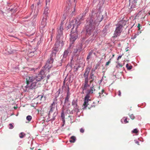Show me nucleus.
I'll use <instances>...</instances> for the list:
<instances>
[{
	"label": "nucleus",
	"instance_id": "nucleus-45",
	"mask_svg": "<svg viewBox=\"0 0 150 150\" xmlns=\"http://www.w3.org/2000/svg\"><path fill=\"white\" fill-rule=\"evenodd\" d=\"M148 14L150 15V11L148 12Z\"/></svg>",
	"mask_w": 150,
	"mask_h": 150
},
{
	"label": "nucleus",
	"instance_id": "nucleus-16",
	"mask_svg": "<svg viewBox=\"0 0 150 150\" xmlns=\"http://www.w3.org/2000/svg\"><path fill=\"white\" fill-rule=\"evenodd\" d=\"M70 47H69L67 49V50L65 51L64 52V54L63 55L64 57H66L68 55V53H69V52H71V51L69 50Z\"/></svg>",
	"mask_w": 150,
	"mask_h": 150
},
{
	"label": "nucleus",
	"instance_id": "nucleus-25",
	"mask_svg": "<svg viewBox=\"0 0 150 150\" xmlns=\"http://www.w3.org/2000/svg\"><path fill=\"white\" fill-rule=\"evenodd\" d=\"M129 117L132 120H134L135 118L134 116L132 114L129 115Z\"/></svg>",
	"mask_w": 150,
	"mask_h": 150
},
{
	"label": "nucleus",
	"instance_id": "nucleus-21",
	"mask_svg": "<svg viewBox=\"0 0 150 150\" xmlns=\"http://www.w3.org/2000/svg\"><path fill=\"white\" fill-rule=\"evenodd\" d=\"M138 130L137 129V128L134 129V130L132 131V132L133 133L137 134V133H138Z\"/></svg>",
	"mask_w": 150,
	"mask_h": 150
},
{
	"label": "nucleus",
	"instance_id": "nucleus-23",
	"mask_svg": "<svg viewBox=\"0 0 150 150\" xmlns=\"http://www.w3.org/2000/svg\"><path fill=\"white\" fill-rule=\"evenodd\" d=\"M32 119V117L30 115H28L26 117V119L29 121H30Z\"/></svg>",
	"mask_w": 150,
	"mask_h": 150
},
{
	"label": "nucleus",
	"instance_id": "nucleus-42",
	"mask_svg": "<svg viewBox=\"0 0 150 150\" xmlns=\"http://www.w3.org/2000/svg\"><path fill=\"white\" fill-rule=\"evenodd\" d=\"M34 7V4H32V6H31V7L32 8H33Z\"/></svg>",
	"mask_w": 150,
	"mask_h": 150
},
{
	"label": "nucleus",
	"instance_id": "nucleus-39",
	"mask_svg": "<svg viewBox=\"0 0 150 150\" xmlns=\"http://www.w3.org/2000/svg\"><path fill=\"white\" fill-rule=\"evenodd\" d=\"M38 0L39 1V2H38V5H39L40 3L42 2V0Z\"/></svg>",
	"mask_w": 150,
	"mask_h": 150
},
{
	"label": "nucleus",
	"instance_id": "nucleus-24",
	"mask_svg": "<svg viewBox=\"0 0 150 150\" xmlns=\"http://www.w3.org/2000/svg\"><path fill=\"white\" fill-rule=\"evenodd\" d=\"M92 53L91 52H90L88 54V55L87 57V60H88L91 58V56L92 55Z\"/></svg>",
	"mask_w": 150,
	"mask_h": 150
},
{
	"label": "nucleus",
	"instance_id": "nucleus-31",
	"mask_svg": "<svg viewBox=\"0 0 150 150\" xmlns=\"http://www.w3.org/2000/svg\"><path fill=\"white\" fill-rule=\"evenodd\" d=\"M80 132L81 133H83L84 132V130L83 128H81L80 130Z\"/></svg>",
	"mask_w": 150,
	"mask_h": 150
},
{
	"label": "nucleus",
	"instance_id": "nucleus-50",
	"mask_svg": "<svg viewBox=\"0 0 150 150\" xmlns=\"http://www.w3.org/2000/svg\"><path fill=\"white\" fill-rule=\"evenodd\" d=\"M144 18V17H142L141 18Z\"/></svg>",
	"mask_w": 150,
	"mask_h": 150
},
{
	"label": "nucleus",
	"instance_id": "nucleus-29",
	"mask_svg": "<svg viewBox=\"0 0 150 150\" xmlns=\"http://www.w3.org/2000/svg\"><path fill=\"white\" fill-rule=\"evenodd\" d=\"M9 128L10 129H12L13 128V126L12 124L10 123L9 124Z\"/></svg>",
	"mask_w": 150,
	"mask_h": 150
},
{
	"label": "nucleus",
	"instance_id": "nucleus-4",
	"mask_svg": "<svg viewBox=\"0 0 150 150\" xmlns=\"http://www.w3.org/2000/svg\"><path fill=\"white\" fill-rule=\"evenodd\" d=\"M92 66L91 65L88 66L85 69V72L83 75L85 80L84 83H83L82 87V88L83 91L87 89V88L90 86V85L88 84L89 79L91 80L89 81V82L91 84L92 83L93 81H94L95 79V77L90 76L89 78H88L89 72Z\"/></svg>",
	"mask_w": 150,
	"mask_h": 150
},
{
	"label": "nucleus",
	"instance_id": "nucleus-10",
	"mask_svg": "<svg viewBox=\"0 0 150 150\" xmlns=\"http://www.w3.org/2000/svg\"><path fill=\"white\" fill-rule=\"evenodd\" d=\"M72 105L73 106L75 111L78 112L79 111V106L77 105V103L76 100H74L72 103Z\"/></svg>",
	"mask_w": 150,
	"mask_h": 150
},
{
	"label": "nucleus",
	"instance_id": "nucleus-11",
	"mask_svg": "<svg viewBox=\"0 0 150 150\" xmlns=\"http://www.w3.org/2000/svg\"><path fill=\"white\" fill-rule=\"evenodd\" d=\"M47 16H43V18L41 22V24L42 26V27H44L46 24V21Z\"/></svg>",
	"mask_w": 150,
	"mask_h": 150
},
{
	"label": "nucleus",
	"instance_id": "nucleus-32",
	"mask_svg": "<svg viewBox=\"0 0 150 150\" xmlns=\"http://www.w3.org/2000/svg\"><path fill=\"white\" fill-rule=\"evenodd\" d=\"M97 68L96 67L95 69H92L91 70V72H93V73H94L96 69H97Z\"/></svg>",
	"mask_w": 150,
	"mask_h": 150
},
{
	"label": "nucleus",
	"instance_id": "nucleus-46",
	"mask_svg": "<svg viewBox=\"0 0 150 150\" xmlns=\"http://www.w3.org/2000/svg\"><path fill=\"white\" fill-rule=\"evenodd\" d=\"M142 13V12H139V14H140H140H141V13Z\"/></svg>",
	"mask_w": 150,
	"mask_h": 150
},
{
	"label": "nucleus",
	"instance_id": "nucleus-9",
	"mask_svg": "<svg viewBox=\"0 0 150 150\" xmlns=\"http://www.w3.org/2000/svg\"><path fill=\"white\" fill-rule=\"evenodd\" d=\"M82 50V47L81 44H79L76 46V48L75 49L74 52L76 53L78 52H80Z\"/></svg>",
	"mask_w": 150,
	"mask_h": 150
},
{
	"label": "nucleus",
	"instance_id": "nucleus-6",
	"mask_svg": "<svg viewBox=\"0 0 150 150\" xmlns=\"http://www.w3.org/2000/svg\"><path fill=\"white\" fill-rule=\"evenodd\" d=\"M62 38H59L56 39V42L55 44V47L54 48V50L56 52H58L62 47L63 45V41L62 40Z\"/></svg>",
	"mask_w": 150,
	"mask_h": 150
},
{
	"label": "nucleus",
	"instance_id": "nucleus-14",
	"mask_svg": "<svg viewBox=\"0 0 150 150\" xmlns=\"http://www.w3.org/2000/svg\"><path fill=\"white\" fill-rule=\"evenodd\" d=\"M48 8L47 7H46L45 8V9L43 14V16H46L47 17L48 13Z\"/></svg>",
	"mask_w": 150,
	"mask_h": 150
},
{
	"label": "nucleus",
	"instance_id": "nucleus-8",
	"mask_svg": "<svg viewBox=\"0 0 150 150\" xmlns=\"http://www.w3.org/2000/svg\"><path fill=\"white\" fill-rule=\"evenodd\" d=\"M122 26L121 25H117L115 31L113 36V37H117L120 35V33L122 31Z\"/></svg>",
	"mask_w": 150,
	"mask_h": 150
},
{
	"label": "nucleus",
	"instance_id": "nucleus-40",
	"mask_svg": "<svg viewBox=\"0 0 150 150\" xmlns=\"http://www.w3.org/2000/svg\"><path fill=\"white\" fill-rule=\"evenodd\" d=\"M135 143L137 144L138 145H139V142L138 141H136L135 142Z\"/></svg>",
	"mask_w": 150,
	"mask_h": 150
},
{
	"label": "nucleus",
	"instance_id": "nucleus-49",
	"mask_svg": "<svg viewBox=\"0 0 150 150\" xmlns=\"http://www.w3.org/2000/svg\"><path fill=\"white\" fill-rule=\"evenodd\" d=\"M38 150H41V149H39Z\"/></svg>",
	"mask_w": 150,
	"mask_h": 150
},
{
	"label": "nucleus",
	"instance_id": "nucleus-43",
	"mask_svg": "<svg viewBox=\"0 0 150 150\" xmlns=\"http://www.w3.org/2000/svg\"><path fill=\"white\" fill-rule=\"evenodd\" d=\"M50 77V75H48V76H47V79H49Z\"/></svg>",
	"mask_w": 150,
	"mask_h": 150
},
{
	"label": "nucleus",
	"instance_id": "nucleus-30",
	"mask_svg": "<svg viewBox=\"0 0 150 150\" xmlns=\"http://www.w3.org/2000/svg\"><path fill=\"white\" fill-rule=\"evenodd\" d=\"M124 118H125V119H124V122H125V123H128L129 122L127 120V117H124Z\"/></svg>",
	"mask_w": 150,
	"mask_h": 150
},
{
	"label": "nucleus",
	"instance_id": "nucleus-22",
	"mask_svg": "<svg viewBox=\"0 0 150 150\" xmlns=\"http://www.w3.org/2000/svg\"><path fill=\"white\" fill-rule=\"evenodd\" d=\"M69 96L68 93H67V96L66 97L65 99V102H68L69 99Z\"/></svg>",
	"mask_w": 150,
	"mask_h": 150
},
{
	"label": "nucleus",
	"instance_id": "nucleus-13",
	"mask_svg": "<svg viewBox=\"0 0 150 150\" xmlns=\"http://www.w3.org/2000/svg\"><path fill=\"white\" fill-rule=\"evenodd\" d=\"M57 103L55 102H53V103L50 106V110L49 112V113H50L51 112H52L53 111L54 109H55V107L57 106ZM49 115H50V113H49Z\"/></svg>",
	"mask_w": 150,
	"mask_h": 150
},
{
	"label": "nucleus",
	"instance_id": "nucleus-2",
	"mask_svg": "<svg viewBox=\"0 0 150 150\" xmlns=\"http://www.w3.org/2000/svg\"><path fill=\"white\" fill-rule=\"evenodd\" d=\"M83 20V19L82 18H81L80 19L77 18L76 19L72 20L71 22V25H73L71 31L72 33L71 35V38L70 39L71 44H73L77 38V29L80 26L81 22Z\"/></svg>",
	"mask_w": 150,
	"mask_h": 150
},
{
	"label": "nucleus",
	"instance_id": "nucleus-3",
	"mask_svg": "<svg viewBox=\"0 0 150 150\" xmlns=\"http://www.w3.org/2000/svg\"><path fill=\"white\" fill-rule=\"evenodd\" d=\"M102 20V18L100 19L98 18L95 19L93 16L89 17L87 19L86 26L87 33L88 35H91L94 30L96 24L98 22H100Z\"/></svg>",
	"mask_w": 150,
	"mask_h": 150
},
{
	"label": "nucleus",
	"instance_id": "nucleus-48",
	"mask_svg": "<svg viewBox=\"0 0 150 150\" xmlns=\"http://www.w3.org/2000/svg\"><path fill=\"white\" fill-rule=\"evenodd\" d=\"M128 51V50H126V51Z\"/></svg>",
	"mask_w": 150,
	"mask_h": 150
},
{
	"label": "nucleus",
	"instance_id": "nucleus-27",
	"mask_svg": "<svg viewBox=\"0 0 150 150\" xmlns=\"http://www.w3.org/2000/svg\"><path fill=\"white\" fill-rule=\"evenodd\" d=\"M104 92V90L103 89L101 92H100L99 93V96L100 97L101 95Z\"/></svg>",
	"mask_w": 150,
	"mask_h": 150
},
{
	"label": "nucleus",
	"instance_id": "nucleus-26",
	"mask_svg": "<svg viewBox=\"0 0 150 150\" xmlns=\"http://www.w3.org/2000/svg\"><path fill=\"white\" fill-rule=\"evenodd\" d=\"M111 59H112V58H110V60H109V61L106 63V64H105L106 66H108L109 65V64L111 62Z\"/></svg>",
	"mask_w": 150,
	"mask_h": 150
},
{
	"label": "nucleus",
	"instance_id": "nucleus-17",
	"mask_svg": "<svg viewBox=\"0 0 150 150\" xmlns=\"http://www.w3.org/2000/svg\"><path fill=\"white\" fill-rule=\"evenodd\" d=\"M76 139V137L74 136H72L70 138L69 141L71 143H74Z\"/></svg>",
	"mask_w": 150,
	"mask_h": 150
},
{
	"label": "nucleus",
	"instance_id": "nucleus-38",
	"mask_svg": "<svg viewBox=\"0 0 150 150\" xmlns=\"http://www.w3.org/2000/svg\"><path fill=\"white\" fill-rule=\"evenodd\" d=\"M122 55L119 56L117 58V60H119L122 57Z\"/></svg>",
	"mask_w": 150,
	"mask_h": 150
},
{
	"label": "nucleus",
	"instance_id": "nucleus-44",
	"mask_svg": "<svg viewBox=\"0 0 150 150\" xmlns=\"http://www.w3.org/2000/svg\"><path fill=\"white\" fill-rule=\"evenodd\" d=\"M17 107H14V108L15 109H17Z\"/></svg>",
	"mask_w": 150,
	"mask_h": 150
},
{
	"label": "nucleus",
	"instance_id": "nucleus-37",
	"mask_svg": "<svg viewBox=\"0 0 150 150\" xmlns=\"http://www.w3.org/2000/svg\"><path fill=\"white\" fill-rule=\"evenodd\" d=\"M140 24L139 23L138 24V25H137V27L138 28L139 30H140Z\"/></svg>",
	"mask_w": 150,
	"mask_h": 150
},
{
	"label": "nucleus",
	"instance_id": "nucleus-7",
	"mask_svg": "<svg viewBox=\"0 0 150 150\" xmlns=\"http://www.w3.org/2000/svg\"><path fill=\"white\" fill-rule=\"evenodd\" d=\"M64 23L63 22H61L60 25L59 27V28L58 29V34L56 37V39H58L59 38H62L63 37L62 34L63 32L62 31L63 30V26Z\"/></svg>",
	"mask_w": 150,
	"mask_h": 150
},
{
	"label": "nucleus",
	"instance_id": "nucleus-12",
	"mask_svg": "<svg viewBox=\"0 0 150 150\" xmlns=\"http://www.w3.org/2000/svg\"><path fill=\"white\" fill-rule=\"evenodd\" d=\"M132 0H129L130 2L129 4V6H130V9L133 10L134 8L135 7L136 4L137 3V1L136 0H134L132 2V4H131L130 2Z\"/></svg>",
	"mask_w": 150,
	"mask_h": 150
},
{
	"label": "nucleus",
	"instance_id": "nucleus-36",
	"mask_svg": "<svg viewBox=\"0 0 150 150\" xmlns=\"http://www.w3.org/2000/svg\"><path fill=\"white\" fill-rule=\"evenodd\" d=\"M50 0H46V5H47L48 3L49 4V2H50Z\"/></svg>",
	"mask_w": 150,
	"mask_h": 150
},
{
	"label": "nucleus",
	"instance_id": "nucleus-33",
	"mask_svg": "<svg viewBox=\"0 0 150 150\" xmlns=\"http://www.w3.org/2000/svg\"><path fill=\"white\" fill-rule=\"evenodd\" d=\"M94 73H93V72H91L90 74V76H94V77H95V78H96V76L94 75Z\"/></svg>",
	"mask_w": 150,
	"mask_h": 150
},
{
	"label": "nucleus",
	"instance_id": "nucleus-19",
	"mask_svg": "<svg viewBox=\"0 0 150 150\" xmlns=\"http://www.w3.org/2000/svg\"><path fill=\"white\" fill-rule=\"evenodd\" d=\"M126 67L129 70L131 69L132 68V65L129 66L128 64L126 65Z\"/></svg>",
	"mask_w": 150,
	"mask_h": 150
},
{
	"label": "nucleus",
	"instance_id": "nucleus-1",
	"mask_svg": "<svg viewBox=\"0 0 150 150\" xmlns=\"http://www.w3.org/2000/svg\"><path fill=\"white\" fill-rule=\"evenodd\" d=\"M44 70H41L38 74L35 76L32 75L26 76V83L27 85L25 87L26 90L29 91L30 90L35 89L38 87L39 82L43 79L45 76Z\"/></svg>",
	"mask_w": 150,
	"mask_h": 150
},
{
	"label": "nucleus",
	"instance_id": "nucleus-28",
	"mask_svg": "<svg viewBox=\"0 0 150 150\" xmlns=\"http://www.w3.org/2000/svg\"><path fill=\"white\" fill-rule=\"evenodd\" d=\"M137 37V35L136 34H134V35H133L131 39H134L136 38Z\"/></svg>",
	"mask_w": 150,
	"mask_h": 150
},
{
	"label": "nucleus",
	"instance_id": "nucleus-5",
	"mask_svg": "<svg viewBox=\"0 0 150 150\" xmlns=\"http://www.w3.org/2000/svg\"><path fill=\"white\" fill-rule=\"evenodd\" d=\"M100 86H98L97 84H94L93 83H92L91 86L90 87L89 89L87 90V94L84 98V102L83 104L84 108L83 109L85 108L89 105L88 102L91 101L89 99V94H93L95 93V91L97 88L100 90Z\"/></svg>",
	"mask_w": 150,
	"mask_h": 150
},
{
	"label": "nucleus",
	"instance_id": "nucleus-20",
	"mask_svg": "<svg viewBox=\"0 0 150 150\" xmlns=\"http://www.w3.org/2000/svg\"><path fill=\"white\" fill-rule=\"evenodd\" d=\"M76 14V12L75 11V7L74 8V11H73L71 14V16H75Z\"/></svg>",
	"mask_w": 150,
	"mask_h": 150
},
{
	"label": "nucleus",
	"instance_id": "nucleus-18",
	"mask_svg": "<svg viewBox=\"0 0 150 150\" xmlns=\"http://www.w3.org/2000/svg\"><path fill=\"white\" fill-rule=\"evenodd\" d=\"M25 134L23 132L21 133L19 135V136L20 138H23L25 136Z\"/></svg>",
	"mask_w": 150,
	"mask_h": 150
},
{
	"label": "nucleus",
	"instance_id": "nucleus-35",
	"mask_svg": "<svg viewBox=\"0 0 150 150\" xmlns=\"http://www.w3.org/2000/svg\"><path fill=\"white\" fill-rule=\"evenodd\" d=\"M121 91H118V95L119 96H121Z\"/></svg>",
	"mask_w": 150,
	"mask_h": 150
},
{
	"label": "nucleus",
	"instance_id": "nucleus-47",
	"mask_svg": "<svg viewBox=\"0 0 150 150\" xmlns=\"http://www.w3.org/2000/svg\"><path fill=\"white\" fill-rule=\"evenodd\" d=\"M115 56V55L114 54H113L112 55V57H113Z\"/></svg>",
	"mask_w": 150,
	"mask_h": 150
},
{
	"label": "nucleus",
	"instance_id": "nucleus-15",
	"mask_svg": "<svg viewBox=\"0 0 150 150\" xmlns=\"http://www.w3.org/2000/svg\"><path fill=\"white\" fill-rule=\"evenodd\" d=\"M53 58L51 57L50 59H48L47 61L45 66L47 67H48L49 64H50L53 62L52 61H53Z\"/></svg>",
	"mask_w": 150,
	"mask_h": 150
},
{
	"label": "nucleus",
	"instance_id": "nucleus-41",
	"mask_svg": "<svg viewBox=\"0 0 150 150\" xmlns=\"http://www.w3.org/2000/svg\"><path fill=\"white\" fill-rule=\"evenodd\" d=\"M72 1H74V2H75V0H69V1L70 2H71Z\"/></svg>",
	"mask_w": 150,
	"mask_h": 150
},
{
	"label": "nucleus",
	"instance_id": "nucleus-34",
	"mask_svg": "<svg viewBox=\"0 0 150 150\" xmlns=\"http://www.w3.org/2000/svg\"><path fill=\"white\" fill-rule=\"evenodd\" d=\"M38 11H36V13H35V14L34 15V18H36L37 17V16L38 15Z\"/></svg>",
	"mask_w": 150,
	"mask_h": 150
}]
</instances>
